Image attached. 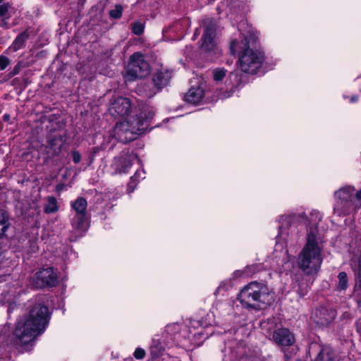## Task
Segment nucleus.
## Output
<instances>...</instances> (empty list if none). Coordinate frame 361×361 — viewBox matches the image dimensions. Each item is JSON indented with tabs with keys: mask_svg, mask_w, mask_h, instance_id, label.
I'll return each mask as SVG.
<instances>
[{
	"mask_svg": "<svg viewBox=\"0 0 361 361\" xmlns=\"http://www.w3.org/2000/svg\"><path fill=\"white\" fill-rule=\"evenodd\" d=\"M49 317V309L46 305L35 304L26 319L18 322L13 334L12 342L18 346L30 343L45 331Z\"/></svg>",
	"mask_w": 361,
	"mask_h": 361,
	"instance_id": "nucleus-1",
	"label": "nucleus"
},
{
	"mask_svg": "<svg viewBox=\"0 0 361 361\" xmlns=\"http://www.w3.org/2000/svg\"><path fill=\"white\" fill-rule=\"evenodd\" d=\"M322 262V247L317 241L314 234L311 232L307 235V243L298 256V266L305 275L314 281L321 269Z\"/></svg>",
	"mask_w": 361,
	"mask_h": 361,
	"instance_id": "nucleus-2",
	"label": "nucleus"
},
{
	"mask_svg": "<svg viewBox=\"0 0 361 361\" xmlns=\"http://www.w3.org/2000/svg\"><path fill=\"white\" fill-rule=\"evenodd\" d=\"M238 299L244 307L260 310L274 302V294L266 284L252 281L240 290Z\"/></svg>",
	"mask_w": 361,
	"mask_h": 361,
	"instance_id": "nucleus-3",
	"label": "nucleus"
},
{
	"mask_svg": "<svg viewBox=\"0 0 361 361\" xmlns=\"http://www.w3.org/2000/svg\"><path fill=\"white\" fill-rule=\"evenodd\" d=\"M244 49L239 54L238 63L240 70L248 74H255L261 68L264 60V54L255 49H250L247 38L242 41Z\"/></svg>",
	"mask_w": 361,
	"mask_h": 361,
	"instance_id": "nucleus-4",
	"label": "nucleus"
},
{
	"mask_svg": "<svg viewBox=\"0 0 361 361\" xmlns=\"http://www.w3.org/2000/svg\"><path fill=\"white\" fill-rule=\"evenodd\" d=\"M150 68L144 55L140 52L134 53L129 59L126 75V80L133 81L142 78L149 74Z\"/></svg>",
	"mask_w": 361,
	"mask_h": 361,
	"instance_id": "nucleus-5",
	"label": "nucleus"
},
{
	"mask_svg": "<svg viewBox=\"0 0 361 361\" xmlns=\"http://www.w3.org/2000/svg\"><path fill=\"white\" fill-rule=\"evenodd\" d=\"M72 210L75 212L71 219V225L75 231L83 233L88 228V216L87 212V202L82 197H78L71 202Z\"/></svg>",
	"mask_w": 361,
	"mask_h": 361,
	"instance_id": "nucleus-6",
	"label": "nucleus"
},
{
	"mask_svg": "<svg viewBox=\"0 0 361 361\" xmlns=\"http://www.w3.org/2000/svg\"><path fill=\"white\" fill-rule=\"evenodd\" d=\"M139 110L140 112L135 116L127 118L130 128H139L137 130L133 132L135 137L148 129L150 121L153 118L155 114L154 108L148 104H142Z\"/></svg>",
	"mask_w": 361,
	"mask_h": 361,
	"instance_id": "nucleus-7",
	"label": "nucleus"
},
{
	"mask_svg": "<svg viewBox=\"0 0 361 361\" xmlns=\"http://www.w3.org/2000/svg\"><path fill=\"white\" fill-rule=\"evenodd\" d=\"M335 197L337 199L335 210H341L339 214H348L353 208V201L355 197V188L350 186L342 188L335 192Z\"/></svg>",
	"mask_w": 361,
	"mask_h": 361,
	"instance_id": "nucleus-8",
	"label": "nucleus"
},
{
	"mask_svg": "<svg viewBox=\"0 0 361 361\" xmlns=\"http://www.w3.org/2000/svg\"><path fill=\"white\" fill-rule=\"evenodd\" d=\"M171 78V72L167 70H161L157 71L152 78L153 88L150 85L145 84L143 87L145 96L147 97H153L158 91L166 86Z\"/></svg>",
	"mask_w": 361,
	"mask_h": 361,
	"instance_id": "nucleus-9",
	"label": "nucleus"
},
{
	"mask_svg": "<svg viewBox=\"0 0 361 361\" xmlns=\"http://www.w3.org/2000/svg\"><path fill=\"white\" fill-rule=\"evenodd\" d=\"M310 355H314V361H338V358L331 348L322 346L312 343L309 348Z\"/></svg>",
	"mask_w": 361,
	"mask_h": 361,
	"instance_id": "nucleus-10",
	"label": "nucleus"
},
{
	"mask_svg": "<svg viewBox=\"0 0 361 361\" xmlns=\"http://www.w3.org/2000/svg\"><path fill=\"white\" fill-rule=\"evenodd\" d=\"M139 128H135L130 127V123L127 119L117 123L114 128V136L119 142L123 143L129 142L135 139L133 132L137 130Z\"/></svg>",
	"mask_w": 361,
	"mask_h": 361,
	"instance_id": "nucleus-11",
	"label": "nucleus"
},
{
	"mask_svg": "<svg viewBox=\"0 0 361 361\" xmlns=\"http://www.w3.org/2000/svg\"><path fill=\"white\" fill-rule=\"evenodd\" d=\"M216 27L211 22L207 21L204 25V32L202 37V49L206 51H216L217 49L216 43L214 39Z\"/></svg>",
	"mask_w": 361,
	"mask_h": 361,
	"instance_id": "nucleus-12",
	"label": "nucleus"
},
{
	"mask_svg": "<svg viewBox=\"0 0 361 361\" xmlns=\"http://www.w3.org/2000/svg\"><path fill=\"white\" fill-rule=\"evenodd\" d=\"M35 281L38 288L54 286L57 283V276L52 267H48L35 274Z\"/></svg>",
	"mask_w": 361,
	"mask_h": 361,
	"instance_id": "nucleus-13",
	"label": "nucleus"
},
{
	"mask_svg": "<svg viewBox=\"0 0 361 361\" xmlns=\"http://www.w3.org/2000/svg\"><path fill=\"white\" fill-rule=\"evenodd\" d=\"M336 316V312L334 309L319 307L315 310L312 317L317 324L324 326L333 322Z\"/></svg>",
	"mask_w": 361,
	"mask_h": 361,
	"instance_id": "nucleus-14",
	"label": "nucleus"
},
{
	"mask_svg": "<svg viewBox=\"0 0 361 361\" xmlns=\"http://www.w3.org/2000/svg\"><path fill=\"white\" fill-rule=\"evenodd\" d=\"M273 341L281 347H288L295 343L293 334L286 328L276 329L272 334Z\"/></svg>",
	"mask_w": 361,
	"mask_h": 361,
	"instance_id": "nucleus-15",
	"label": "nucleus"
},
{
	"mask_svg": "<svg viewBox=\"0 0 361 361\" xmlns=\"http://www.w3.org/2000/svg\"><path fill=\"white\" fill-rule=\"evenodd\" d=\"M130 102L125 97H118L111 104L109 109L111 114L115 116H125L130 109Z\"/></svg>",
	"mask_w": 361,
	"mask_h": 361,
	"instance_id": "nucleus-16",
	"label": "nucleus"
},
{
	"mask_svg": "<svg viewBox=\"0 0 361 361\" xmlns=\"http://www.w3.org/2000/svg\"><path fill=\"white\" fill-rule=\"evenodd\" d=\"M227 82L228 86L230 87V90L229 91L226 90L220 93L219 97L221 99L231 97L235 91V90L241 85V74L238 71L230 73Z\"/></svg>",
	"mask_w": 361,
	"mask_h": 361,
	"instance_id": "nucleus-17",
	"label": "nucleus"
},
{
	"mask_svg": "<svg viewBox=\"0 0 361 361\" xmlns=\"http://www.w3.org/2000/svg\"><path fill=\"white\" fill-rule=\"evenodd\" d=\"M204 96V92L200 87H192L185 94V100L193 104H199Z\"/></svg>",
	"mask_w": 361,
	"mask_h": 361,
	"instance_id": "nucleus-18",
	"label": "nucleus"
},
{
	"mask_svg": "<svg viewBox=\"0 0 361 361\" xmlns=\"http://www.w3.org/2000/svg\"><path fill=\"white\" fill-rule=\"evenodd\" d=\"M64 140L62 135H51L48 140L47 147L51 151L53 156H59L61 152Z\"/></svg>",
	"mask_w": 361,
	"mask_h": 361,
	"instance_id": "nucleus-19",
	"label": "nucleus"
},
{
	"mask_svg": "<svg viewBox=\"0 0 361 361\" xmlns=\"http://www.w3.org/2000/svg\"><path fill=\"white\" fill-rule=\"evenodd\" d=\"M11 226V217L8 212L0 208V238L6 236V233Z\"/></svg>",
	"mask_w": 361,
	"mask_h": 361,
	"instance_id": "nucleus-20",
	"label": "nucleus"
},
{
	"mask_svg": "<svg viewBox=\"0 0 361 361\" xmlns=\"http://www.w3.org/2000/svg\"><path fill=\"white\" fill-rule=\"evenodd\" d=\"M28 37L29 33L27 31H24L19 34L15 39L14 42H13V49L15 51L21 49L23 47L25 41L28 39Z\"/></svg>",
	"mask_w": 361,
	"mask_h": 361,
	"instance_id": "nucleus-21",
	"label": "nucleus"
},
{
	"mask_svg": "<svg viewBox=\"0 0 361 361\" xmlns=\"http://www.w3.org/2000/svg\"><path fill=\"white\" fill-rule=\"evenodd\" d=\"M59 210L56 199L53 196L47 197V203L44 206V211L46 214L55 213Z\"/></svg>",
	"mask_w": 361,
	"mask_h": 361,
	"instance_id": "nucleus-22",
	"label": "nucleus"
},
{
	"mask_svg": "<svg viewBox=\"0 0 361 361\" xmlns=\"http://www.w3.org/2000/svg\"><path fill=\"white\" fill-rule=\"evenodd\" d=\"M30 82L28 78L25 75L22 78H16L12 80V85L15 87H19L20 90H24L27 85Z\"/></svg>",
	"mask_w": 361,
	"mask_h": 361,
	"instance_id": "nucleus-23",
	"label": "nucleus"
},
{
	"mask_svg": "<svg viewBox=\"0 0 361 361\" xmlns=\"http://www.w3.org/2000/svg\"><path fill=\"white\" fill-rule=\"evenodd\" d=\"M227 71L224 68H217L213 70V79L216 82L223 80L226 75Z\"/></svg>",
	"mask_w": 361,
	"mask_h": 361,
	"instance_id": "nucleus-24",
	"label": "nucleus"
},
{
	"mask_svg": "<svg viewBox=\"0 0 361 361\" xmlns=\"http://www.w3.org/2000/svg\"><path fill=\"white\" fill-rule=\"evenodd\" d=\"M338 288L341 290H345L348 288V276L347 274L344 271L340 272L338 275Z\"/></svg>",
	"mask_w": 361,
	"mask_h": 361,
	"instance_id": "nucleus-25",
	"label": "nucleus"
},
{
	"mask_svg": "<svg viewBox=\"0 0 361 361\" xmlns=\"http://www.w3.org/2000/svg\"><path fill=\"white\" fill-rule=\"evenodd\" d=\"M29 64L24 61H19L13 68V69L8 73V77L12 78L14 75L18 74L20 71L26 67H27Z\"/></svg>",
	"mask_w": 361,
	"mask_h": 361,
	"instance_id": "nucleus-26",
	"label": "nucleus"
},
{
	"mask_svg": "<svg viewBox=\"0 0 361 361\" xmlns=\"http://www.w3.org/2000/svg\"><path fill=\"white\" fill-rule=\"evenodd\" d=\"M123 13V7L121 5L117 4L115 8L109 11V16L114 19H118L121 17Z\"/></svg>",
	"mask_w": 361,
	"mask_h": 361,
	"instance_id": "nucleus-27",
	"label": "nucleus"
},
{
	"mask_svg": "<svg viewBox=\"0 0 361 361\" xmlns=\"http://www.w3.org/2000/svg\"><path fill=\"white\" fill-rule=\"evenodd\" d=\"M131 27L133 33L136 35H140L144 32V25L140 21L132 23Z\"/></svg>",
	"mask_w": 361,
	"mask_h": 361,
	"instance_id": "nucleus-28",
	"label": "nucleus"
},
{
	"mask_svg": "<svg viewBox=\"0 0 361 361\" xmlns=\"http://www.w3.org/2000/svg\"><path fill=\"white\" fill-rule=\"evenodd\" d=\"M0 17H6V18H10V15L8 14V5L6 4H4L0 6Z\"/></svg>",
	"mask_w": 361,
	"mask_h": 361,
	"instance_id": "nucleus-29",
	"label": "nucleus"
},
{
	"mask_svg": "<svg viewBox=\"0 0 361 361\" xmlns=\"http://www.w3.org/2000/svg\"><path fill=\"white\" fill-rule=\"evenodd\" d=\"M10 60L5 56H0V71H3L9 65Z\"/></svg>",
	"mask_w": 361,
	"mask_h": 361,
	"instance_id": "nucleus-30",
	"label": "nucleus"
},
{
	"mask_svg": "<svg viewBox=\"0 0 361 361\" xmlns=\"http://www.w3.org/2000/svg\"><path fill=\"white\" fill-rule=\"evenodd\" d=\"M123 164H125L124 167H123V166H121V167L118 166L117 167V170L119 171V173H126L127 171V169L131 165L130 161L127 160L126 159H123Z\"/></svg>",
	"mask_w": 361,
	"mask_h": 361,
	"instance_id": "nucleus-31",
	"label": "nucleus"
},
{
	"mask_svg": "<svg viewBox=\"0 0 361 361\" xmlns=\"http://www.w3.org/2000/svg\"><path fill=\"white\" fill-rule=\"evenodd\" d=\"M145 355V352L142 348H137L134 352V356L137 359H142Z\"/></svg>",
	"mask_w": 361,
	"mask_h": 361,
	"instance_id": "nucleus-32",
	"label": "nucleus"
},
{
	"mask_svg": "<svg viewBox=\"0 0 361 361\" xmlns=\"http://www.w3.org/2000/svg\"><path fill=\"white\" fill-rule=\"evenodd\" d=\"M72 157H73V161L75 164H78L81 161V155H80V152L78 151H73Z\"/></svg>",
	"mask_w": 361,
	"mask_h": 361,
	"instance_id": "nucleus-33",
	"label": "nucleus"
},
{
	"mask_svg": "<svg viewBox=\"0 0 361 361\" xmlns=\"http://www.w3.org/2000/svg\"><path fill=\"white\" fill-rule=\"evenodd\" d=\"M238 46V42L236 39H233L231 42L230 50L231 54H234L236 52V49Z\"/></svg>",
	"mask_w": 361,
	"mask_h": 361,
	"instance_id": "nucleus-34",
	"label": "nucleus"
},
{
	"mask_svg": "<svg viewBox=\"0 0 361 361\" xmlns=\"http://www.w3.org/2000/svg\"><path fill=\"white\" fill-rule=\"evenodd\" d=\"M297 282L302 291H307V289L310 288L309 285H306L305 286H304V284L301 281H299L298 280H297Z\"/></svg>",
	"mask_w": 361,
	"mask_h": 361,
	"instance_id": "nucleus-35",
	"label": "nucleus"
},
{
	"mask_svg": "<svg viewBox=\"0 0 361 361\" xmlns=\"http://www.w3.org/2000/svg\"><path fill=\"white\" fill-rule=\"evenodd\" d=\"M8 18H6V17H4L1 23H0V26L2 27H4V28H8Z\"/></svg>",
	"mask_w": 361,
	"mask_h": 361,
	"instance_id": "nucleus-36",
	"label": "nucleus"
},
{
	"mask_svg": "<svg viewBox=\"0 0 361 361\" xmlns=\"http://www.w3.org/2000/svg\"><path fill=\"white\" fill-rule=\"evenodd\" d=\"M240 361H261L259 358L256 357H246L241 359Z\"/></svg>",
	"mask_w": 361,
	"mask_h": 361,
	"instance_id": "nucleus-37",
	"label": "nucleus"
},
{
	"mask_svg": "<svg viewBox=\"0 0 361 361\" xmlns=\"http://www.w3.org/2000/svg\"><path fill=\"white\" fill-rule=\"evenodd\" d=\"M355 198L361 203V190L355 193Z\"/></svg>",
	"mask_w": 361,
	"mask_h": 361,
	"instance_id": "nucleus-38",
	"label": "nucleus"
},
{
	"mask_svg": "<svg viewBox=\"0 0 361 361\" xmlns=\"http://www.w3.org/2000/svg\"><path fill=\"white\" fill-rule=\"evenodd\" d=\"M357 100H358V97H357V96H355V95L352 96L351 98H350V102H355Z\"/></svg>",
	"mask_w": 361,
	"mask_h": 361,
	"instance_id": "nucleus-39",
	"label": "nucleus"
},
{
	"mask_svg": "<svg viewBox=\"0 0 361 361\" xmlns=\"http://www.w3.org/2000/svg\"><path fill=\"white\" fill-rule=\"evenodd\" d=\"M136 176H137V173L134 175V176L131 177V180L132 181L136 178Z\"/></svg>",
	"mask_w": 361,
	"mask_h": 361,
	"instance_id": "nucleus-40",
	"label": "nucleus"
},
{
	"mask_svg": "<svg viewBox=\"0 0 361 361\" xmlns=\"http://www.w3.org/2000/svg\"><path fill=\"white\" fill-rule=\"evenodd\" d=\"M4 0H0V4L3 2Z\"/></svg>",
	"mask_w": 361,
	"mask_h": 361,
	"instance_id": "nucleus-41",
	"label": "nucleus"
}]
</instances>
